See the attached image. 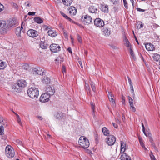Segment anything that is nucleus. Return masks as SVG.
Masks as SVG:
<instances>
[{"label":"nucleus","mask_w":160,"mask_h":160,"mask_svg":"<svg viewBox=\"0 0 160 160\" xmlns=\"http://www.w3.org/2000/svg\"><path fill=\"white\" fill-rule=\"evenodd\" d=\"M120 159L121 160H131L130 157L127 155L125 153L121 154Z\"/></svg>","instance_id":"obj_19"},{"label":"nucleus","mask_w":160,"mask_h":160,"mask_svg":"<svg viewBox=\"0 0 160 160\" xmlns=\"http://www.w3.org/2000/svg\"><path fill=\"white\" fill-rule=\"evenodd\" d=\"M27 92L28 96L32 98H37L39 95L38 89L35 87L29 88L28 89Z\"/></svg>","instance_id":"obj_1"},{"label":"nucleus","mask_w":160,"mask_h":160,"mask_svg":"<svg viewBox=\"0 0 160 160\" xmlns=\"http://www.w3.org/2000/svg\"><path fill=\"white\" fill-rule=\"evenodd\" d=\"M90 104L92 108V111L94 113L95 111V104L94 103L92 102H90Z\"/></svg>","instance_id":"obj_42"},{"label":"nucleus","mask_w":160,"mask_h":160,"mask_svg":"<svg viewBox=\"0 0 160 160\" xmlns=\"http://www.w3.org/2000/svg\"><path fill=\"white\" fill-rule=\"evenodd\" d=\"M154 60L156 62L160 60V55L157 53H154L152 56Z\"/></svg>","instance_id":"obj_24"},{"label":"nucleus","mask_w":160,"mask_h":160,"mask_svg":"<svg viewBox=\"0 0 160 160\" xmlns=\"http://www.w3.org/2000/svg\"><path fill=\"white\" fill-rule=\"evenodd\" d=\"M4 8V6L2 4L0 3V12L2 11L3 10Z\"/></svg>","instance_id":"obj_57"},{"label":"nucleus","mask_w":160,"mask_h":160,"mask_svg":"<svg viewBox=\"0 0 160 160\" xmlns=\"http://www.w3.org/2000/svg\"><path fill=\"white\" fill-rule=\"evenodd\" d=\"M91 88L93 91V92H95L96 91V88L95 86V84L93 82H92L91 83Z\"/></svg>","instance_id":"obj_43"},{"label":"nucleus","mask_w":160,"mask_h":160,"mask_svg":"<svg viewBox=\"0 0 160 160\" xmlns=\"http://www.w3.org/2000/svg\"><path fill=\"white\" fill-rule=\"evenodd\" d=\"M121 144V153L122 152L123 153L126 150V148H128V145H127L126 143L122 141H120Z\"/></svg>","instance_id":"obj_16"},{"label":"nucleus","mask_w":160,"mask_h":160,"mask_svg":"<svg viewBox=\"0 0 160 160\" xmlns=\"http://www.w3.org/2000/svg\"><path fill=\"white\" fill-rule=\"evenodd\" d=\"M110 0L114 4H116L117 3V0Z\"/></svg>","instance_id":"obj_62"},{"label":"nucleus","mask_w":160,"mask_h":160,"mask_svg":"<svg viewBox=\"0 0 160 160\" xmlns=\"http://www.w3.org/2000/svg\"><path fill=\"white\" fill-rule=\"evenodd\" d=\"M8 31L10 30L12 28L18 25V22L16 19L13 18L10 19L7 22Z\"/></svg>","instance_id":"obj_3"},{"label":"nucleus","mask_w":160,"mask_h":160,"mask_svg":"<svg viewBox=\"0 0 160 160\" xmlns=\"http://www.w3.org/2000/svg\"><path fill=\"white\" fill-rule=\"evenodd\" d=\"M130 108L131 109L132 111L134 112L136 111V109L134 106L133 104L132 105H130Z\"/></svg>","instance_id":"obj_47"},{"label":"nucleus","mask_w":160,"mask_h":160,"mask_svg":"<svg viewBox=\"0 0 160 160\" xmlns=\"http://www.w3.org/2000/svg\"><path fill=\"white\" fill-rule=\"evenodd\" d=\"M27 25L26 24V23L25 21L23 22H22L21 25V28L22 29V31L23 32V31H24L25 29H26Z\"/></svg>","instance_id":"obj_35"},{"label":"nucleus","mask_w":160,"mask_h":160,"mask_svg":"<svg viewBox=\"0 0 160 160\" xmlns=\"http://www.w3.org/2000/svg\"><path fill=\"white\" fill-rule=\"evenodd\" d=\"M142 131H143V133H144V134H145V135L146 136L148 137V136H149V134L150 135V134L149 133H148V132L147 133L145 132V127H144V125H143V124L142 123Z\"/></svg>","instance_id":"obj_36"},{"label":"nucleus","mask_w":160,"mask_h":160,"mask_svg":"<svg viewBox=\"0 0 160 160\" xmlns=\"http://www.w3.org/2000/svg\"><path fill=\"white\" fill-rule=\"evenodd\" d=\"M107 143L109 146L114 144L116 141V138L113 136L110 135L106 139Z\"/></svg>","instance_id":"obj_9"},{"label":"nucleus","mask_w":160,"mask_h":160,"mask_svg":"<svg viewBox=\"0 0 160 160\" xmlns=\"http://www.w3.org/2000/svg\"><path fill=\"white\" fill-rule=\"evenodd\" d=\"M68 11L69 14L71 15H75L77 12V9L74 7L71 6L68 8Z\"/></svg>","instance_id":"obj_15"},{"label":"nucleus","mask_w":160,"mask_h":160,"mask_svg":"<svg viewBox=\"0 0 160 160\" xmlns=\"http://www.w3.org/2000/svg\"><path fill=\"white\" fill-rule=\"evenodd\" d=\"M108 98L110 102L112 103L113 106L115 105V102L114 100L113 99L114 96L111 92H108Z\"/></svg>","instance_id":"obj_18"},{"label":"nucleus","mask_w":160,"mask_h":160,"mask_svg":"<svg viewBox=\"0 0 160 160\" xmlns=\"http://www.w3.org/2000/svg\"><path fill=\"white\" fill-rule=\"evenodd\" d=\"M130 88L131 90V92L132 94V96L133 97V98H134V97H135V94L134 92V90L133 85L130 86Z\"/></svg>","instance_id":"obj_40"},{"label":"nucleus","mask_w":160,"mask_h":160,"mask_svg":"<svg viewBox=\"0 0 160 160\" xmlns=\"http://www.w3.org/2000/svg\"><path fill=\"white\" fill-rule=\"evenodd\" d=\"M78 143L82 148H88L89 146L90 143L88 139L84 136H81L79 138Z\"/></svg>","instance_id":"obj_2"},{"label":"nucleus","mask_w":160,"mask_h":160,"mask_svg":"<svg viewBox=\"0 0 160 160\" xmlns=\"http://www.w3.org/2000/svg\"><path fill=\"white\" fill-rule=\"evenodd\" d=\"M17 84L19 88H24L27 86V83L25 80H19L18 81Z\"/></svg>","instance_id":"obj_14"},{"label":"nucleus","mask_w":160,"mask_h":160,"mask_svg":"<svg viewBox=\"0 0 160 160\" xmlns=\"http://www.w3.org/2000/svg\"><path fill=\"white\" fill-rule=\"evenodd\" d=\"M50 50L52 52H57L61 50V47L58 44H52L50 46Z\"/></svg>","instance_id":"obj_8"},{"label":"nucleus","mask_w":160,"mask_h":160,"mask_svg":"<svg viewBox=\"0 0 160 160\" xmlns=\"http://www.w3.org/2000/svg\"><path fill=\"white\" fill-rule=\"evenodd\" d=\"M85 87H86V89L87 92V93L89 95H90V88L89 86V85L88 84H85Z\"/></svg>","instance_id":"obj_39"},{"label":"nucleus","mask_w":160,"mask_h":160,"mask_svg":"<svg viewBox=\"0 0 160 160\" xmlns=\"http://www.w3.org/2000/svg\"><path fill=\"white\" fill-rule=\"evenodd\" d=\"M81 20L85 24H89L92 22V18L88 15H83L81 18Z\"/></svg>","instance_id":"obj_6"},{"label":"nucleus","mask_w":160,"mask_h":160,"mask_svg":"<svg viewBox=\"0 0 160 160\" xmlns=\"http://www.w3.org/2000/svg\"><path fill=\"white\" fill-rule=\"evenodd\" d=\"M61 59H62V57H59L55 59V61L56 62L59 61Z\"/></svg>","instance_id":"obj_60"},{"label":"nucleus","mask_w":160,"mask_h":160,"mask_svg":"<svg viewBox=\"0 0 160 160\" xmlns=\"http://www.w3.org/2000/svg\"><path fill=\"white\" fill-rule=\"evenodd\" d=\"M64 18L66 19L67 20L69 21L70 22L76 24L77 23L75 22L73 20H72L71 18L68 17L66 15L64 17Z\"/></svg>","instance_id":"obj_38"},{"label":"nucleus","mask_w":160,"mask_h":160,"mask_svg":"<svg viewBox=\"0 0 160 160\" xmlns=\"http://www.w3.org/2000/svg\"><path fill=\"white\" fill-rule=\"evenodd\" d=\"M130 50V57L131 58H133L134 60L136 59L135 55L134 53L133 52L132 50V48L131 47H130V49H129Z\"/></svg>","instance_id":"obj_33"},{"label":"nucleus","mask_w":160,"mask_h":160,"mask_svg":"<svg viewBox=\"0 0 160 160\" xmlns=\"http://www.w3.org/2000/svg\"><path fill=\"white\" fill-rule=\"evenodd\" d=\"M33 72L34 73H36L37 74L43 75H44V72L42 69H40V68L39 69L36 68H34L33 69Z\"/></svg>","instance_id":"obj_17"},{"label":"nucleus","mask_w":160,"mask_h":160,"mask_svg":"<svg viewBox=\"0 0 160 160\" xmlns=\"http://www.w3.org/2000/svg\"><path fill=\"white\" fill-rule=\"evenodd\" d=\"M124 3V5L125 8L126 9L128 8V4L126 0H123Z\"/></svg>","instance_id":"obj_48"},{"label":"nucleus","mask_w":160,"mask_h":160,"mask_svg":"<svg viewBox=\"0 0 160 160\" xmlns=\"http://www.w3.org/2000/svg\"><path fill=\"white\" fill-rule=\"evenodd\" d=\"M139 140L140 145L142 147V148H143L145 149V150H146L147 149V148L144 145V143H143L142 140V138L140 137H139Z\"/></svg>","instance_id":"obj_37"},{"label":"nucleus","mask_w":160,"mask_h":160,"mask_svg":"<svg viewBox=\"0 0 160 160\" xmlns=\"http://www.w3.org/2000/svg\"><path fill=\"white\" fill-rule=\"evenodd\" d=\"M22 29L19 27L17 28L15 30V32L17 36L18 37H21V33Z\"/></svg>","instance_id":"obj_27"},{"label":"nucleus","mask_w":160,"mask_h":160,"mask_svg":"<svg viewBox=\"0 0 160 160\" xmlns=\"http://www.w3.org/2000/svg\"><path fill=\"white\" fill-rule=\"evenodd\" d=\"M149 141L152 144V145L154 147V148H155V147L154 146V142H153V141L152 137L150 136L149 137Z\"/></svg>","instance_id":"obj_49"},{"label":"nucleus","mask_w":160,"mask_h":160,"mask_svg":"<svg viewBox=\"0 0 160 160\" xmlns=\"http://www.w3.org/2000/svg\"><path fill=\"white\" fill-rule=\"evenodd\" d=\"M143 26V25L141 23H139L137 24V28L138 29H140L142 28Z\"/></svg>","instance_id":"obj_45"},{"label":"nucleus","mask_w":160,"mask_h":160,"mask_svg":"<svg viewBox=\"0 0 160 160\" xmlns=\"http://www.w3.org/2000/svg\"><path fill=\"white\" fill-rule=\"evenodd\" d=\"M150 156L151 160H156L155 156L152 153L151 154Z\"/></svg>","instance_id":"obj_52"},{"label":"nucleus","mask_w":160,"mask_h":160,"mask_svg":"<svg viewBox=\"0 0 160 160\" xmlns=\"http://www.w3.org/2000/svg\"><path fill=\"white\" fill-rule=\"evenodd\" d=\"M125 44L126 47H128L129 49L130 47H131V46L129 42L125 43Z\"/></svg>","instance_id":"obj_55"},{"label":"nucleus","mask_w":160,"mask_h":160,"mask_svg":"<svg viewBox=\"0 0 160 160\" xmlns=\"http://www.w3.org/2000/svg\"><path fill=\"white\" fill-rule=\"evenodd\" d=\"M4 128L3 126H0V135H2L3 134Z\"/></svg>","instance_id":"obj_46"},{"label":"nucleus","mask_w":160,"mask_h":160,"mask_svg":"<svg viewBox=\"0 0 160 160\" xmlns=\"http://www.w3.org/2000/svg\"><path fill=\"white\" fill-rule=\"evenodd\" d=\"M51 95L45 92L42 94L39 98L40 101L42 102H48L50 100Z\"/></svg>","instance_id":"obj_5"},{"label":"nucleus","mask_w":160,"mask_h":160,"mask_svg":"<svg viewBox=\"0 0 160 160\" xmlns=\"http://www.w3.org/2000/svg\"><path fill=\"white\" fill-rule=\"evenodd\" d=\"M101 9L102 11L104 12H108V5H103L102 6Z\"/></svg>","instance_id":"obj_28"},{"label":"nucleus","mask_w":160,"mask_h":160,"mask_svg":"<svg viewBox=\"0 0 160 160\" xmlns=\"http://www.w3.org/2000/svg\"><path fill=\"white\" fill-rule=\"evenodd\" d=\"M46 93L50 95H53L55 92V91L54 87L52 86L48 85L46 88Z\"/></svg>","instance_id":"obj_10"},{"label":"nucleus","mask_w":160,"mask_h":160,"mask_svg":"<svg viewBox=\"0 0 160 160\" xmlns=\"http://www.w3.org/2000/svg\"><path fill=\"white\" fill-rule=\"evenodd\" d=\"M102 35L105 37H108L111 34V31L110 29L106 27L102 28Z\"/></svg>","instance_id":"obj_13"},{"label":"nucleus","mask_w":160,"mask_h":160,"mask_svg":"<svg viewBox=\"0 0 160 160\" xmlns=\"http://www.w3.org/2000/svg\"><path fill=\"white\" fill-rule=\"evenodd\" d=\"M62 72L64 74V72H65V73L66 72V68H65V66H64L62 65Z\"/></svg>","instance_id":"obj_56"},{"label":"nucleus","mask_w":160,"mask_h":160,"mask_svg":"<svg viewBox=\"0 0 160 160\" xmlns=\"http://www.w3.org/2000/svg\"><path fill=\"white\" fill-rule=\"evenodd\" d=\"M5 155L9 158H13L15 155L14 149L10 146H7L5 149Z\"/></svg>","instance_id":"obj_4"},{"label":"nucleus","mask_w":160,"mask_h":160,"mask_svg":"<svg viewBox=\"0 0 160 160\" xmlns=\"http://www.w3.org/2000/svg\"><path fill=\"white\" fill-rule=\"evenodd\" d=\"M13 113L16 115V118L18 122V123L21 126H22V123L21 118L18 114H17L16 113L13 112Z\"/></svg>","instance_id":"obj_32"},{"label":"nucleus","mask_w":160,"mask_h":160,"mask_svg":"<svg viewBox=\"0 0 160 160\" xmlns=\"http://www.w3.org/2000/svg\"><path fill=\"white\" fill-rule=\"evenodd\" d=\"M146 49L148 51H152L154 50V46L151 43H147L145 45Z\"/></svg>","instance_id":"obj_20"},{"label":"nucleus","mask_w":160,"mask_h":160,"mask_svg":"<svg viewBox=\"0 0 160 160\" xmlns=\"http://www.w3.org/2000/svg\"><path fill=\"white\" fill-rule=\"evenodd\" d=\"M77 39L78 40V42L80 43H82V39L79 35H77Z\"/></svg>","instance_id":"obj_50"},{"label":"nucleus","mask_w":160,"mask_h":160,"mask_svg":"<svg viewBox=\"0 0 160 160\" xmlns=\"http://www.w3.org/2000/svg\"><path fill=\"white\" fill-rule=\"evenodd\" d=\"M1 124H2L3 125L5 126H7L8 125V124L5 119L4 120L3 122H2Z\"/></svg>","instance_id":"obj_54"},{"label":"nucleus","mask_w":160,"mask_h":160,"mask_svg":"<svg viewBox=\"0 0 160 160\" xmlns=\"http://www.w3.org/2000/svg\"><path fill=\"white\" fill-rule=\"evenodd\" d=\"M128 99L130 105L133 104V99L129 96H128Z\"/></svg>","instance_id":"obj_41"},{"label":"nucleus","mask_w":160,"mask_h":160,"mask_svg":"<svg viewBox=\"0 0 160 160\" xmlns=\"http://www.w3.org/2000/svg\"><path fill=\"white\" fill-rule=\"evenodd\" d=\"M27 35L32 38L36 37L38 35V32L33 29H30L27 32Z\"/></svg>","instance_id":"obj_12"},{"label":"nucleus","mask_w":160,"mask_h":160,"mask_svg":"<svg viewBox=\"0 0 160 160\" xmlns=\"http://www.w3.org/2000/svg\"><path fill=\"white\" fill-rule=\"evenodd\" d=\"M102 131L104 135L108 136L109 134V131L106 127L102 128Z\"/></svg>","instance_id":"obj_30"},{"label":"nucleus","mask_w":160,"mask_h":160,"mask_svg":"<svg viewBox=\"0 0 160 160\" xmlns=\"http://www.w3.org/2000/svg\"><path fill=\"white\" fill-rule=\"evenodd\" d=\"M37 118L39 119L40 120H42L43 118L42 117L40 116H37Z\"/></svg>","instance_id":"obj_64"},{"label":"nucleus","mask_w":160,"mask_h":160,"mask_svg":"<svg viewBox=\"0 0 160 160\" xmlns=\"http://www.w3.org/2000/svg\"><path fill=\"white\" fill-rule=\"evenodd\" d=\"M7 65L6 62L0 60V69H4L7 67Z\"/></svg>","instance_id":"obj_23"},{"label":"nucleus","mask_w":160,"mask_h":160,"mask_svg":"<svg viewBox=\"0 0 160 160\" xmlns=\"http://www.w3.org/2000/svg\"><path fill=\"white\" fill-rule=\"evenodd\" d=\"M24 6L26 7H29L31 6L30 2L29 1H27L25 2L24 3Z\"/></svg>","instance_id":"obj_44"},{"label":"nucleus","mask_w":160,"mask_h":160,"mask_svg":"<svg viewBox=\"0 0 160 160\" xmlns=\"http://www.w3.org/2000/svg\"><path fill=\"white\" fill-rule=\"evenodd\" d=\"M63 4L65 6H70L72 2V0H62Z\"/></svg>","instance_id":"obj_25"},{"label":"nucleus","mask_w":160,"mask_h":160,"mask_svg":"<svg viewBox=\"0 0 160 160\" xmlns=\"http://www.w3.org/2000/svg\"><path fill=\"white\" fill-rule=\"evenodd\" d=\"M40 46L43 49H46L47 47V44L46 42H42L40 43Z\"/></svg>","instance_id":"obj_34"},{"label":"nucleus","mask_w":160,"mask_h":160,"mask_svg":"<svg viewBox=\"0 0 160 160\" xmlns=\"http://www.w3.org/2000/svg\"><path fill=\"white\" fill-rule=\"evenodd\" d=\"M89 11L90 12L92 13H96L98 11V9L95 7L91 6H90L88 8Z\"/></svg>","instance_id":"obj_21"},{"label":"nucleus","mask_w":160,"mask_h":160,"mask_svg":"<svg viewBox=\"0 0 160 160\" xmlns=\"http://www.w3.org/2000/svg\"><path fill=\"white\" fill-rule=\"evenodd\" d=\"M128 78L130 86L133 85L131 79L129 77H128Z\"/></svg>","instance_id":"obj_53"},{"label":"nucleus","mask_w":160,"mask_h":160,"mask_svg":"<svg viewBox=\"0 0 160 160\" xmlns=\"http://www.w3.org/2000/svg\"><path fill=\"white\" fill-rule=\"evenodd\" d=\"M68 50L69 53H71V54H72V51L71 48L70 47H69L68 49Z\"/></svg>","instance_id":"obj_61"},{"label":"nucleus","mask_w":160,"mask_h":160,"mask_svg":"<svg viewBox=\"0 0 160 160\" xmlns=\"http://www.w3.org/2000/svg\"><path fill=\"white\" fill-rule=\"evenodd\" d=\"M137 10L139 12H144L145 11V10L144 9H142L141 8H137Z\"/></svg>","instance_id":"obj_59"},{"label":"nucleus","mask_w":160,"mask_h":160,"mask_svg":"<svg viewBox=\"0 0 160 160\" xmlns=\"http://www.w3.org/2000/svg\"><path fill=\"white\" fill-rule=\"evenodd\" d=\"M34 21L38 23H41L43 22V20L40 17H37L34 18Z\"/></svg>","instance_id":"obj_31"},{"label":"nucleus","mask_w":160,"mask_h":160,"mask_svg":"<svg viewBox=\"0 0 160 160\" xmlns=\"http://www.w3.org/2000/svg\"><path fill=\"white\" fill-rule=\"evenodd\" d=\"M7 23L5 21L0 20V27L3 33H6L8 31Z\"/></svg>","instance_id":"obj_11"},{"label":"nucleus","mask_w":160,"mask_h":160,"mask_svg":"<svg viewBox=\"0 0 160 160\" xmlns=\"http://www.w3.org/2000/svg\"><path fill=\"white\" fill-rule=\"evenodd\" d=\"M48 35L52 37H54L57 36V34L55 31L52 30H49L48 32Z\"/></svg>","instance_id":"obj_26"},{"label":"nucleus","mask_w":160,"mask_h":160,"mask_svg":"<svg viewBox=\"0 0 160 160\" xmlns=\"http://www.w3.org/2000/svg\"><path fill=\"white\" fill-rule=\"evenodd\" d=\"M94 25L98 28H102L105 25L103 21L100 18L95 19L94 21Z\"/></svg>","instance_id":"obj_7"},{"label":"nucleus","mask_w":160,"mask_h":160,"mask_svg":"<svg viewBox=\"0 0 160 160\" xmlns=\"http://www.w3.org/2000/svg\"><path fill=\"white\" fill-rule=\"evenodd\" d=\"M22 67L24 69L27 70L28 69L29 66L28 64H25L22 66Z\"/></svg>","instance_id":"obj_51"},{"label":"nucleus","mask_w":160,"mask_h":160,"mask_svg":"<svg viewBox=\"0 0 160 160\" xmlns=\"http://www.w3.org/2000/svg\"><path fill=\"white\" fill-rule=\"evenodd\" d=\"M35 12H29L28 13V15L30 16H33L35 14Z\"/></svg>","instance_id":"obj_58"},{"label":"nucleus","mask_w":160,"mask_h":160,"mask_svg":"<svg viewBox=\"0 0 160 160\" xmlns=\"http://www.w3.org/2000/svg\"><path fill=\"white\" fill-rule=\"evenodd\" d=\"M5 119H4L3 117H0V123H2V122H3L4 120Z\"/></svg>","instance_id":"obj_63"},{"label":"nucleus","mask_w":160,"mask_h":160,"mask_svg":"<svg viewBox=\"0 0 160 160\" xmlns=\"http://www.w3.org/2000/svg\"><path fill=\"white\" fill-rule=\"evenodd\" d=\"M42 82L44 84H48L50 82V79L48 77H44L42 79Z\"/></svg>","instance_id":"obj_22"},{"label":"nucleus","mask_w":160,"mask_h":160,"mask_svg":"<svg viewBox=\"0 0 160 160\" xmlns=\"http://www.w3.org/2000/svg\"><path fill=\"white\" fill-rule=\"evenodd\" d=\"M18 85H14L13 86L12 88L14 89V91L17 92H20L22 91V89L18 88Z\"/></svg>","instance_id":"obj_29"}]
</instances>
